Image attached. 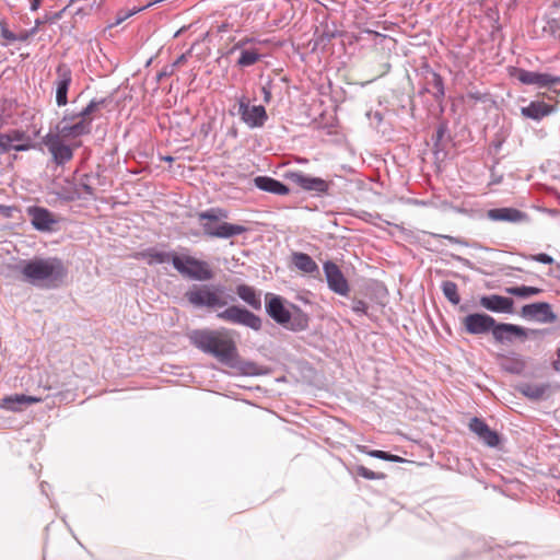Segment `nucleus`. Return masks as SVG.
<instances>
[{"label":"nucleus","mask_w":560,"mask_h":560,"mask_svg":"<svg viewBox=\"0 0 560 560\" xmlns=\"http://www.w3.org/2000/svg\"><path fill=\"white\" fill-rule=\"evenodd\" d=\"M23 280L30 284L51 289L59 287L66 279L68 270L60 258L35 257L20 265Z\"/></svg>","instance_id":"f257e3e1"},{"label":"nucleus","mask_w":560,"mask_h":560,"mask_svg":"<svg viewBox=\"0 0 560 560\" xmlns=\"http://www.w3.org/2000/svg\"><path fill=\"white\" fill-rule=\"evenodd\" d=\"M188 338L199 350L209 353L224 364H231L237 357V348L226 329H196Z\"/></svg>","instance_id":"f03ea898"},{"label":"nucleus","mask_w":560,"mask_h":560,"mask_svg":"<svg viewBox=\"0 0 560 560\" xmlns=\"http://www.w3.org/2000/svg\"><path fill=\"white\" fill-rule=\"evenodd\" d=\"M105 105V100H92L75 115H66L56 126L55 133L67 141H74L92 131L95 114Z\"/></svg>","instance_id":"7ed1b4c3"},{"label":"nucleus","mask_w":560,"mask_h":560,"mask_svg":"<svg viewBox=\"0 0 560 560\" xmlns=\"http://www.w3.org/2000/svg\"><path fill=\"white\" fill-rule=\"evenodd\" d=\"M292 314L284 305V300L271 293L266 295V312L279 325L293 331H301L307 328L308 317L300 308L293 306Z\"/></svg>","instance_id":"20e7f679"},{"label":"nucleus","mask_w":560,"mask_h":560,"mask_svg":"<svg viewBox=\"0 0 560 560\" xmlns=\"http://www.w3.org/2000/svg\"><path fill=\"white\" fill-rule=\"evenodd\" d=\"M226 218L228 212L220 208L210 209L208 211L198 213L199 221H206L201 225L205 234L210 237L229 238L246 232L247 229L238 224H231L228 222L218 223L215 225L213 224L218 222L220 219Z\"/></svg>","instance_id":"39448f33"},{"label":"nucleus","mask_w":560,"mask_h":560,"mask_svg":"<svg viewBox=\"0 0 560 560\" xmlns=\"http://www.w3.org/2000/svg\"><path fill=\"white\" fill-rule=\"evenodd\" d=\"M188 302L195 306L221 308L228 305L223 289L215 285H194L186 292Z\"/></svg>","instance_id":"423d86ee"},{"label":"nucleus","mask_w":560,"mask_h":560,"mask_svg":"<svg viewBox=\"0 0 560 560\" xmlns=\"http://www.w3.org/2000/svg\"><path fill=\"white\" fill-rule=\"evenodd\" d=\"M172 264L174 268L184 277L198 280L208 281L214 276L210 265L188 255H172Z\"/></svg>","instance_id":"0eeeda50"},{"label":"nucleus","mask_w":560,"mask_h":560,"mask_svg":"<svg viewBox=\"0 0 560 560\" xmlns=\"http://www.w3.org/2000/svg\"><path fill=\"white\" fill-rule=\"evenodd\" d=\"M66 141L67 140L62 139L54 131L48 132L43 138V143L47 147L52 161L57 165H63L71 161L73 158V150L81 145L80 141L73 142L72 144H66Z\"/></svg>","instance_id":"6e6552de"},{"label":"nucleus","mask_w":560,"mask_h":560,"mask_svg":"<svg viewBox=\"0 0 560 560\" xmlns=\"http://www.w3.org/2000/svg\"><path fill=\"white\" fill-rule=\"evenodd\" d=\"M217 317L231 324L246 326L256 331L261 329L260 317L255 315L250 311L246 310L245 307H241L237 305H231L225 310L219 312L217 314Z\"/></svg>","instance_id":"1a4fd4ad"},{"label":"nucleus","mask_w":560,"mask_h":560,"mask_svg":"<svg viewBox=\"0 0 560 560\" xmlns=\"http://www.w3.org/2000/svg\"><path fill=\"white\" fill-rule=\"evenodd\" d=\"M34 148L32 138L23 130L12 129L0 133V150L2 152L28 151Z\"/></svg>","instance_id":"9d476101"},{"label":"nucleus","mask_w":560,"mask_h":560,"mask_svg":"<svg viewBox=\"0 0 560 560\" xmlns=\"http://www.w3.org/2000/svg\"><path fill=\"white\" fill-rule=\"evenodd\" d=\"M238 114L242 121L249 128H260L268 119L267 112L262 105H249L245 98L238 102Z\"/></svg>","instance_id":"9b49d317"},{"label":"nucleus","mask_w":560,"mask_h":560,"mask_svg":"<svg viewBox=\"0 0 560 560\" xmlns=\"http://www.w3.org/2000/svg\"><path fill=\"white\" fill-rule=\"evenodd\" d=\"M324 271L328 287L339 295H348L350 288L340 268L331 261L324 264Z\"/></svg>","instance_id":"f8f14e48"},{"label":"nucleus","mask_w":560,"mask_h":560,"mask_svg":"<svg viewBox=\"0 0 560 560\" xmlns=\"http://www.w3.org/2000/svg\"><path fill=\"white\" fill-rule=\"evenodd\" d=\"M284 177L304 190L326 192L329 187L326 180L305 175L302 172H288Z\"/></svg>","instance_id":"ddd939ff"},{"label":"nucleus","mask_w":560,"mask_h":560,"mask_svg":"<svg viewBox=\"0 0 560 560\" xmlns=\"http://www.w3.org/2000/svg\"><path fill=\"white\" fill-rule=\"evenodd\" d=\"M521 314L528 319H535L539 323H553L557 315L552 312L550 304L546 302L527 304L522 307Z\"/></svg>","instance_id":"4468645a"},{"label":"nucleus","mask_w":560,"mask_h":560,"mask_svg":"<svg viewBox=\"0 0 560 560\" xmlns=\"http://www.w3.org/2000/svg\"><path fill=\"white\" fill-rule=\"evenodd\" d=\"M31 218L32 225L37 231L49 232L54 229L57 223L55 215L43 207H28L26 210Z\"/></svg>","instance_id":"2eb2a0df"},{"label":"nucleus","mask_w":560,"mask_h":560,"mask_svg":"<svg viewBox=\"0 0 560 560\" xmlns=\"http://www.w3.org/2000/svg\"><path fill=\"white\" fill-rule=\"evenodd\" d=\"M495 319L487 314H469L463 319V325L468 334L479 335L491 330Z\"/></svg>","instance_id":"dca6fc26"},{"label":"nucleus","mask_w":560,"mask_h":560,"mask_svg":"<svg viewBox=\"0 0 560 560\" xmlns=\"http://www.w3.org/2000/svg\"><path fill=\"white\" fill-rule=\"evenodd\" d=\"M56 102L58 106H65L68 103L67 94L72 81V73L66 63H60L56 69Z\"/></svg>","instance_id":"f3484780"},{"label":"nucleus","mask_w":560,"mask_h":560,"mask_svg":"<svg viewBox=\"0 0 560 560\" xmlns=\"http://www.w3.org/2000/svg\"><path fill=\"white\" fill-rule=\"evenodd\" d=\"M479 304L483 308L495 313H512L513 300L498 294L483 295L479 299Z\"/></svg>","instance_id":"a211bd4d"},{"label":"nucleus","mask_w":560,"mask_h":560,"mask_svg":"<svg viewBox=\"0 0 560 560\" xmlns=\"http://www.w3.org/2000/svg\"><path fill=\"white\" fill-rule=\"evenodd\" d=\"M516 77L524 84H534L540 88L560 83V77H553L548 73H539L523 69L517 71Z\"/></svg>","instance_id":"6ab92c4d"},{"label":"nucleus","mask_w":560,"mask_h":560,"mask_svg":"<svg viewBox=\"0 0 560 560\" xmlns=\"http://www.w3.org/2000/svg\"><path fill=\"white\" fill-rule=\"evenodd\" d=\"M469 429L481 439L485 444L490 447H495L500 443L499 435L495 431L491 430L489 425L479 418H472L469 422Z\"/></svg>","instance_id":"aec40b11"},{"label":"nucleus","mask_w":560,"mask_h":560,"mask_svg":"<svg viewBox=\"0 0 560 560\" xmlns=\"http://www.w3.org/2000/svg\"><path fill=\"white\" fill-rule=\"evenodd\" d=\"M487 217L492 221H505L511 223L523 222L528 219L527 214L515 208H495L487 212Z\"/></svg>","instance_id":"412c9836"},{"label":"nucleus","mask_w":560,"mask_h":560,"mask_svg":"<svg viewBox=\"0 0 560 560\" xmlns=\"http://www.w3.org/2000/svg\"><path fill=\"white\" fill-rule=\"evenodd\" d=\"M490 331L497 341L510 340L512 337H527L526 330L523 327L513 324H497V322H494V326Z\"/></svg>","instance_id":"4be33fe9"},{"label":"nucleus","mask_w":560,"mask_h":560,"mask_svg":"<svg viewBox=\"0 0 560 560\" xmlns=\"http://www.w3.org/2000/svg\"><path fill=\"white\" fill-rule=\"evenodd\" d=\"M555 110H556L555 105H550V104H547L541 101H533L529 103L528 106L521 108V114L525 118L540 120L544 117L549 116Z\"/></svg>","instance_id":"5701e85b"},{"label":"nucleus","mask_w":560,"mask_h":560,"mask_svg":"<svg viewBox=\"0 0 560 560\" xmlns=\"http://www.w3.org/2000/svg\"><path fill=\"white\" fill-rule=\"evenodd\" d=\"M40 397L27 396V395H13L7 396L1 401V407L10 411H21L23 405H32L40 402Z\"/></svg>","instance_id":"b1692460"},{"label":"nucleus","mask_w":560,"mask_h":560,"mask_svg":"<svg viewBox=\"0 0 560 560\" xmlns=\"http://www.w3.org/2000/svg\"><path fill=\"white\" fill-rule=\"evenodd\" d=\"M256 187L264 191L272 192L279 196L288 195L290 189L281 182L268 176H258L254 179Z\"/></svg>","instance_id":"393cba45"},{"label":"nucleus","mask_w":560,"mask_h":560,"mask_svg":"<svg viewBox=\"0 0 560 560\" xmlns=\"http://www.w3.org/2000/svg\"><path fill=\"white\" fill-rule=\"evenodd\" d=\"M236 294L252 308L257 311L261 308L260 293L255 288L248 284H240L236 287Z\"/></svg>","instance_id":"a878e982"},{"label":"nucleus","mask_w":560,"mask_h":560,"mask_svg":"<svg viewBox=\"0 0 560 560\" xmlns=\"http://www.w3.org/2000/svg\"><path fill=\"white\" fill-rule=\"evenodd\" d=\"M291 258L295 268L301 272L306 275H314L318 272V266L310 255L295 252L292 254Z\"/></svg>","instance_id":"bb28decb"},{"label":"nucleus","mask_w":560,"mask_h":560,"mask_svg":"<svg viewBox=\"0 0 560 560\" xmlns=\"http://www.w3.org/2000/svg\"><path fill=\"white\" fill-rule=\"evenodd\" d=\"M172 255H176V254L160 252L155 248H149L139 254V256L141 258L145 259L149 265L164 264L167 261H172Z\"/></svg>","instance_id":"cd10ccee"},{"label":"nucleus","mask_w":560,"mask_h":560,"mask_svg":"<svg viewBox=\"0 0 560 560\" xmlns=\"http://www.w3.org/2000/svg\"><path fill=\"white\" fill-rule=\"evenodd\" d=\"M505 292L510 295L526 299L533 295L540 294L542 292V289L527 285L508 287L505 288Z\"/></svg>","instance_id":"c85d7f7f"},{"label":"nucleus","mask_w":560,"mask_h":560,"mask_svg":"<svg viewBox=\"0 0 560 560\" xmlns=\"http://www.w3.org/2000/svg\"><path fill=\"white\" fill-rule=\"evenodd\" d=\"M358 450L362 453H365L368 454L369 456L371 457H374V458H378V459H383V460H387V462H393V463H402L405 462V459L398 455H393V454H389L385 451H378V450H371L369 451L366 448V446H363V445H359L358 446Z\"/></svg>","instance_id":"c756f323"},{"label":"nucleus","mask_w":560,"mask_h":560,"mask_svg":"<svg viewBox=\"0 0 560 560\" xmlns=\"http://www.w3.org/2000/svg\"><path fill=\"white\" fill-rule=\"evenodd\" d=\"M260 60V54L256 49L246 50L243 49L241 51L240 58L237 60V65L240 67H249L255 65Z\"/></svg>","instance_id":"7c9ffc66"},{"label":"nucleus","mask_w":560,"mask_h":560,"mask_svg":"<svg viewBox=\"0 0 560 560\" xmlns=\"http://www.w3.org/2000/svg\"><path fill=\"white\" fill-rule=\"evenodd\" d=\"M442 290L446 299L453 303L458 304L460 301V296L458 294L457 285L455 282L452 281H445L442 284Z\"/></svg>","instance_id":"2f4dec72"},{"label":"nucleus","mask_w":560,"mask_h":560,"mask_svg":"<svg viewBox=\"0 0 560 560\" xmlns=\"http://www.w3.org/2000/svg\"><path fill=\"white\" fill-rule=\"evenodd\" d=\"M546 389L544 385H523L521 392L532 399H538L545 395Z\"/></svg>","instance_id":"473e14b6"},{"label":"nucleus","mask_w":560,"mask_h":560,"mask_svg":"<svg viewBox=\"0 0 560 560\" xmlns=\"http://www.w3.org/2000/svg\"><path fill=\"white\" fill-rule=\"evenodd\" d=\"M355 472L357 475L365 478V479H369V480H375V479H383L385 477L384 474L382 472H375L369 468H366L365 466L363 465H359L355 467Z\"/></svg>","instance_id":"72a5a7b5"},{"label":"nucleus","mask_w":560,"mask_h":560,"mask_svg":"<svg viewBox=\"0 0 560 560\" xmlns=\"http://www.w3.org/2000/svg\"><path fill=\"white\" fill-rule=\"evenodd\" d=\"M0 34L8 44L15 42V34L11 32L3 22L0 23Z\"/></svg>","instance_id":"f704fd0d"},{"label":"nucleus","mask_w":560,"mask_h":560,"mask_svg":"<svg viewBox=\"0 0 560 560\" xmlns=\"http://www.w3.org/2000/svg\"><path fill=\"white\" fill-rule=\"evenodd\" d=\"M532 259L541 264L551 265L553 262V258L547 254L540 253L537 255H533Z\"/></svg>","instance_id":"c9c22d12"},{"label":"nucleus","mask_w":560,"mask_h":560,"mask_svg":"<svg viewBox=\"0 0 560 560\" xmlns=\"http://www.w3.org/2000/svg\"><path fill=\"white\" fill-rule=\"evenodd\" d=\"M36 32V28H33L31 31H22L19 34H15V42H26L28 38L34 35Z\"/></svg>","instance_id":"e433bc0d"},{"label":"nucleus","mask_w":560,"mask_h":560,"mask_svg":"<svg viewBox=\"0 0 560 560\" xmlns=\"http://www.w3.org/2000/svg\"><path fill=\"white\" fill-rule=\"evenodd\" d=\"M352 310H353V312H355L358 314H366L368 305L363 301H360V300L354 301L353 305H352Z\"/></svg>","instance_id":"4c0bfd02"},{"label":"nucleus","mask_w":560,"mask_h":560,"mask_svg":"<svg viewBox=\"0 0 560 560\" xmlns=\"http://www.w3.org/2000/svg\"><path fill=\"white\" fill-rule=\"evenodd\" d=\"M434 86L440 94H444L442 78L439 74L433 75Z\"/></svg>","instance_id":"58836bf2"},{"label":"nucleus","mask_w":560,"mask_h":560,"mask_svg":"<svg viewBox=\"0 0 560 560\" xmlns=\"http://www.w3.org/2000/svg\"><path fill=\"white\" fill-rule=\"evenodd\" d=\"M13 211H14L13 207L0 205V214L1 215L5 217V218H11Z\"/></svg>","instance_id":"ea45409f"},{"label":"nucleus","mask_w":560,"mask_h":560,"mask_svg":"<svg viewBox=\"0 0 560 560\" xmlns=\"http://www.w3.org/2000/svg\"><path fill=\"white\" fill-rule=\"evenodd\" d=\"M432 235L434 237H444L445 240H447L452 244H460L462 243L459 238L451 236V235H440V234H432Z\"/></svg>","instance_id":"a19ab883"},{"label":"nucleus","mask_w":560,"mask_h":560,"mask_svg":"<svg viewBox=\"0 0 560 560\" xmlns=\"http://www.w3.org/2000/svg\"><path fill=\"white\" fill-rule=\"evenodd\" d=\"M252 42H253V39H252V38H248V37L243 38V39H241L240 42H237V43L234 45L233 49H240V48H243L245 45H247V44H249V43H252Z\"/></svg>","instance_id":"79ce46f5"},{"label":"nucleus","mask_w":560,"mask_h":560,"mask_svg":"<svg viewBox=\"0 0 560 560\" xmlns=\"http://www.w3.org/2000/svg\"><path fill=\"white\" fill-rule=\"evenodd\" d=\"M42 1H43V0H32V1H31V7H30V8H31V10H32V11H36V10H38V9H39V7H40V4H42Z\"/></svg>","instance_id":"37998d69"},{"label":"nucleus","mask_w":560,"mask_h":560,"mask_svg":"<svg viewBox=\"0 0 560 560\" xmlns=\"http://www.w3.org/2000/svg\"><path fill=\"white\" fill-rule=\"evenodd\" d=\"M468 97L471 98V100H475V101H482L483 100V96L480 93H478V92L469 93Z\"/></svg>","instance_id":"c03bdc74"},{"label":"nucleus","mask_w":560,"mask_h":560,"mask_svg":"<svg viewBox=\"0 0 560 560\" xmlns=\"http://www.w3.org/2000/svg\"><path fill=\"white\" fill-rule=\"evenodd\" d=\"M135 12H130L121 18H118L117 21H116V24H119L121 23L122 21H125L128 16L132 15Z\"/></svg>","instance_id":"a18cd8bd"},{"label":"nucleus","mask_w":560,"mask_h":560,"mask_svg":"<svg viewBox=\"0 0 560 560\" xmlns=\"http://www.w3.org/2000/svg\"><path fill=\"white\" fill-rule=\"evenodd\" d=\"M163 159H164L165 161H167V162H172V161H173V158H172V156H165V158H163Z\"/></svg>","instance_id":"49530a36"},{"label":"nucleus","mask_w":560,"mask_h":560,"mask_svg":"<svg viewBox=\"0 0 560 560\" xmlns=\"http://www.w3.org/2000/svg\"><path fill=\"white\" fill-rule=\"evenodd\" d=\"M558 357L560 358V349L558 350Z\"/></svg>","instance_id":"de8ad7c7"},{"label":"nucleus","mask_w":560,"mask_h":560,"mask_svg":"<svg viewBox=\"0 0 560 560\" xmlns=\"http://www.w3.org/2000/svg\"><path fill=\"white\" fill-rule=\"evenodd\" d=\"M558 495L560 497V490L558 491Z\"/></svg>","instance_id":"09e8293b"}]
</instances>
